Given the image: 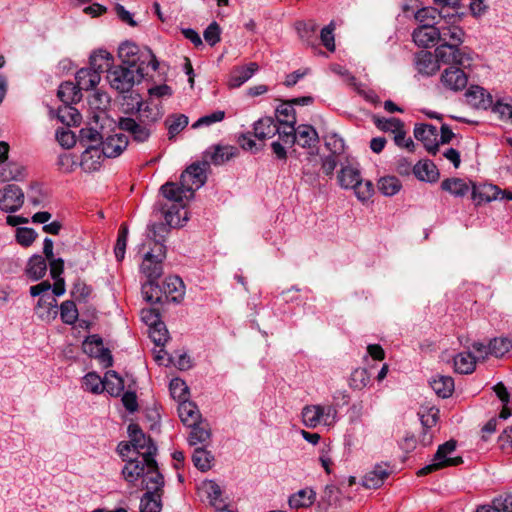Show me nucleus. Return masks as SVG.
<instances>
[{
    "label": "nucleus",
    "mask_w": 512,
    "mask_h": 512,
    "mask_svg": "<svg viewBox=\"0 0 512 512\" xmlns=\"http://www.w3.org/2000/svg\"><path fill=\"white\" fill-rule=\"evenodd\" d=\"M122 475L130 484H135L141 479L142 487L147 491L159 492L164 486V477L159 471L155 457L129 459L122 468Z\"/></svg>",
    "instance_id": "nucleus-1"
},
{
    "label": "nucleus",
    "mask_w": 512,
    "mask_h": 512,
    "mask_svg": "<svg viewBox=\"0 0 512 512\" xmlns=\"http://www.w3.org/2000/svg\"><path fill=\"white\" fill-rule=\"evenodd\" d=\"M208 161L202 163H193L180 176V185L173 182H167L161 187V192L167 200L181 202L187 198V193L193 195L194 190L202 187L206 180V170Z\"/></svg>",
    "instance_id": "nucleus-2"
},
{
    "label": "nucleus",
    "mask_w": 512,
    "mask_h": 512,
    "mask_svg": "<svg viewBox=\"0 0 512 512\" xmlns=\"http://www.w3.org/2000/svg\"><path fill=\"white\" fill-rule=\"evenodd\" d=\"M456 446L457 442L453 439L439 445L432 462L421 468L417 472V475L424 476L446 467H453L462 464L463 458L461 456H451L455 452Z\"/></svg>",
    "instance_id": "nucleus-3"
},
{
    "label": "nucleus",
    "mask_w": 512,
    "mask_h": 512,
    "mask_svg": "<svg viewBox=\"0 0 512 512\" xmlns=\"http://www.w3.org/2000/svg\"><path fill=\"white\" fill-rule=\"evenodd\" d=\"M148 245L150 250L144 254L140 270L148 280H157L163 274L162 263L166 258V246L159 240L153 246L150 242Z\"/></svg>",
    "instance_id": "nucleus-4"
},
{
    "label": "nucleus",
    "mask_w": 512,
    "mask_h": 512,
    "mask_svg": "<svg viewBox=\"0 0 512 512\" xmlns=\"http://www.w3.org/2000/svg\"><path fill=\"white\" fill-rule=\"evenodd\" d=\"M338 411L334 405H306L301 415L303 424L307 428H316L320 424L332 425L337 421Z\"/></svg>",
    "instance_id": "nucleus-5"
},
{
    "label": "nucleus",
    "mask_w": 512,
    "mask_h": 512,
    "mask_svg": "<svg viewBox=\"0 0 512 512\" xmlns=\"http://www.w3.org/2000/svg\"><path fill=\"white\" fill-rule=\"evenodd\" d=\"M439 17L441 20L438 23L439 26H436L439 31L438 42L447 45H461L464 38V31L458 25V22L461 20L460 15L457 13L449 14L441 11Z\"/></svg>",
    "instance_id": "nucleus-6"
},
{
    "label": "nucleus",
    "mask_w": 512,
    "mask_h": 512,
    "mask_svg": "<svg viewBox=\"0 0 512 512\" xmlns=\"http://www.w3.org/2000/svg\"><path fill=\"white\" fill-rule=\"evenodd\" d=\"M460 45L455 44H440L435 49V57L438 63L470 68L472 65L473 57L469 51L459 47Z\"/></svg>",
    "instance_id": "nucleus-7"
},
{
    "label": "nucleus",
    "mask_w": 512,
    "mask_h": 512,
    "mask_svg": "<svg viewBox=\"0 0 512 512\" xmlns=\"http://www.w3.org/2000/svg\"><path fill=\"white\" fill-rule=\"evenodd\" d=\"M128 435L133 446V453H136L135 458L150 459L155 457L157 446L149 436L144 434L139 425L130 424L128 426Z\"/></svg>",
    "instance_id": "nucleus-8"
},
{
    "label": "nucleus",
    "mask_w": 512,
    "mask_h": 512,
    "mask_svg": "<svg viewBox=\"0 0 512 512\" xmlns=\"http://www.w3.org/2000/svg\"><path fill=\"white\" fill-rule=\"evenodd\" d=\"M111 88L119 93H125L132 89V87L139 83L137 74L134 69L124 65L113 66L109 69L106 76Z\"/></svg>",
    "instance_id": "nucleus-9"
},
{
    "label": "nucleus",
    "mask_w": 512,
    "mask_h": 512,
    "mask_svg": "<svg viewBox=\"0 0 512 512\" xmlns=\"http://www.w3.org/2000/svg\"><path fill=\"white\" fill-rule=\"evenodd\" d=\"M118 126L120 130L128 133L138 143L146 142L152 133L149 124L138 117H122L119 119Z\"/></svg>",
    "instance_id": "nucleus-10"
},
{
    "label": "nucleus",
    "mask_w": 512,
    "mask_h": 512,
    "mask_svg": "<svg viewBox=\"0 0 512 512\" xmlns=\"http://www.w3.org/2000/svg\"><path fill=\"white\" fill-rule=\"evenodd\" d=\"M24 203V193L22 189L15 184H8L0 190V209L5 212H15L19 210Z\"/></svg>",
    "instance_id": "nucleus-11"
},
{
    "label": "nucleus",
    "mask_w": 512,
    "mask_h": 512,
    "mask_svg": "<svg viewBox=\"0 0 512 512\" xmlns=\"http://www.w3.org/2000/svg\"><path fill=\"white\" fill-rule=\"evenodd\" d=\"M465 68L450 66L446 68L442 74L440 81L442 85L451 91L457 92L463 90L467 86L468 77L464 72Z\"/></svg>",
    "instance_id": "nucleus-12"
},
{
    "label": "nucleus",
    "mask_w": 512,
    "mask_h": 512,
    "mask_svg": "<svg viewBox=\"0 0 512 512\" xmlns=\"http://www.w3.org/2000/svg\"><path fill=\"white\" fill-rule=\"evenodd\" d=\"M414 136L424 144V147L430 154L436 155L439 142L437 140L438 131L435 126L431 124L416 125L414 128Z\"/></svg>",
    "instance_id": "nucleus-13"
},
{
    "label": "nucleus",
    "mask_w": 512,
    "mask_h": 512,
    "mask_svg": "<svg viewBox=\"0 0 512 512\" xmlns=\"http://www.w3.org/2000/svg\"><path fill=\"white\" fill-rule=\"evenodd\" d=\"M158 66L159 62L151 49L142 47V52L137 56L133 69L134 73L137 74L138 81L141 82L150 71L155 72L158 69Z\"/></svg>",
    "instance_id": "nucleus-14"
},
{
    "label": "nucleus",
    "mask_w": 512,
    "mask_h": 512,
    "mask_svg": "<svg viewBox=\"0 0 512 512\" xmlns=\"http://www.w3.org/2000/svg\"><path fill=\"white\" fill-rule=\"evenodd\" d=\"M128 139L121 133H114L108 135L105 139L102 138L100 150L102 155L107 158H114L119 156L127 147Z\"/></svg>",
    "instance_id": "nucleus-15"
},
{
    "label": "nucleus",
    "mask_w": 512,
    "mask_h": 512,
    "mask_svg": "<svg viewBox=\"0 0 512 512\" xmlns=\"http://www.w3.org/2000/svg\"><path fill=\"white\" fill-rule=\"evenodd\" d=\"M237 152H238V149L234 146L215 145L205 151L203 161H208V166L210 164H213L216 166L222 165L225 162L232 159L233 157H235Z\"/></svg>",
    "instance_id": "nucleus-16"
},
{
    "label": "nucleus",
    "mask_w": 512,
    "mask_h": 512,
    "mask_svg": "<svg viewBox=\"0 0 512 512\" xmlns=\"http://www.w3.org/2000/svg\"><path fill=\"white\" fill-rule=\"evenodd\" d=\"M170 201L172 204L163 208L165 221L172 228L182 227L188 220V213L184 210V199L181 202Z\"/></svg>",
    "instance_id": "nucleus-17"
},
{
    "label": "nucleus",
    "mask_w": 512,
    "mask_h": 512,
    "mask_svg": "<svg viewBox=\"0 0 512 512\" xmlns=\"http://www.w3.org/2000/svg\"><path fill=\"white\" fill-rule=\"evenodd\" d=\"M414 65L417 71L424 76L434 75L440 68L435 54L425 50L415 54Z\"/></svg>",
    "instance_id": "nucleus-18"
},
{
    "label": "nucleus",
    "mask_w": 512,
    "mask_h": 512,
    "mask_svg": "<svg viewBox=\"0 0 512 512\" xmlns=\"http://www.w3.org/2000/svg\"><path fill=\"white\" fill-rule=\"evenodd\" d=\"M467 102L478 109H487L493 105L492 96L482 87L472 85L465 93Z\"/></svg>",
    "instance_id": "nucleus-19"
},
{
    "label": "nucleus",
    "mask_w": 512,
    "mask_h": 512,
    "mask_svg": "<svg viewBox=\"0 0 512 512\" xmlns=\"http://www.w3.org/2000/svg\"><path fill=\"white\" fill-rule=\"evenodd\" d=\"M414 43L419 47H430L438 42L439 31L436 26L421 25L412 33Z\"/></svg>",
    "instance_id": "nucleus-20"
},
{
    "label": "nucleus",
    "mask_w": 512,
    "mask_h": 512,
    "mask_svg": "<svg viewBox=\"0 0 512 512\" xmlns=\"http://www.w3.org/2000/svg\"><path fill=\"white\" fill-rule=\"evenodd\" d=\"M162 290L166 298L175 303H180L185 295L184 282L178 276L167 277L163 283Z\"/></svg>",
    "instance_id": "nucleus-21"
},
{
    "label": "nucleus",
    "mask_w": 512,
    "mask_h": 512,
    "mask_svg": "<svg viewBox=\"0 0 512 512\" xmlns=\"http://www.w3.org/2000/svg\"><path fill=\"white\" fill-rule=\"evenodd\" d=\"M103 136L94 128H82L79 133V143L85 147L84 158L96 153L95 147H100Z\"/></svg>",
    "instance_id": "nucleus-22"
},
{
    "label": "nucleus",
    "mask_w": 512,
    "mask_h": 512,
    "mask_svg": "<svg viewBox=\"0 0 512 512\" xmlns=\"http://www.w3.org/2000/svg\"><path fill=\"white\" fill-rule=\"evenodd\" d=\"M178 414L182 423L186 426H194L202 422L201 413L194 402L182 401L178 405Z\"/></svg>",
    "instance_id": "nucleus-23"
},
{
    "label": "nucleus",
    "mask_w": 512,
    "mask_h": 512,
    "mask_svg": "<svg viewBox=\"0 0 512 512\" xmlns=\"http://www.w3.org/2000/svg\"><path fill=\"white\" fill-rule=\"evenodd\" d=\"M319 142L318 133L311 125H299L294 135V143L303 148H314Z\"/></svg>",
    "instance_id": "nucleus-24"
},
{
    "label": "nucleus",
    "mask_w": 512,
    "mask_h": 512,
    "mask_svg": "<svg viewBox=\"0 0 512 512\" xmlns=\"http://www.w3.org/2000/svg\"><path fill=\"white\" fill-rule=\"evenodd\" d=\"M138 118L152 129L153 124L161 119L163 112L158 104L152 102H139L137 106Z\"/></svg>",
    "instance_id": "nucleus-25"
},
{
    "label": "nucleus",
    "mask_w": 512,
    "mask_h": 512,
    "mask_svg": "<svg viewBox=\"0 0 512 512\" xmlns=\"http://www.w3.org/2000/svg\"><path fill=\"white\" fill-rule=\"evenodd\" d=\"M413 173L420 181L436 182L439 179V170L430 160L419 161L413 167Z\"/></svg>",
    "instance_id": "nucleus-26"
},
{
    "label": "nucleus",
    "mask_w": 512,
    "mask_h": 512,
    "mask_svg": "<svg viewBox=\"0 0 512 512\" xmlns=\"http://www.w3.org/2000/svg\"><path fill=\"white\" fill-rule=\"evenodd\" d=\"M316 500V492L309 487L292 494L288 499L290 508L300 509L310 507Z\"/></svg>",
    "instance_id": "nucleus-27"
},
{
    "label": "nucleus",
    "mask_w": 512,
    "mask_h": 512,
    "mask_svg": "<svg viewBox=\"0 0 512 512\" xmlns=\"http://www.w3.org/2000/svg\"><path fill=\"white\" fill-rule=\"evenodd\" d=\"M258 70V65L254 62L249 63L247 66H242L234 69L230 75L228 85L230 88H238L246 81H248L254 73Z\"/></svg>",
    "instance_id": "nucleus-28"
},
{
    "label": "nucleus",
    "mask_w": 512,
    "mask_h": 512,
    "mask_svg": "<svg viewBox=\"0 0 512 512\" xmlns=\"http://www.w3.org/2000/svg\"><path fill=\"white\" fill-rule=\"evenodd\" d=\"M389 476V471L381 464L376 465L373 470L365 474L362 479V485L367 489H377Z\"/></svg>",
    "instance_id": "nucleus-29"
},
{
    "label": "nucleus",
    "mask_w": 512,
    "mask_h": 512,
    "mask_svg": "<svg viewBox=\"0 0 512 512\" xmlns=\"http://www.w3.org/2000/svg\"><path fill=\"white\" fill-rule=\"evenodd\" d=\"M76 85L80 90H91L94 89L100 82L101 76L93 69L81 68L75 76Z\"/></svg>",
    "instance_id": "nucleus-30"
},
{
    "label": "nucleus",
    "mask_w": 512,
    "mask_h": 512,
    "mask_svg": "<svg viewBox=\"0 0 512 512\" xmlns=\"http://www.w3.org/2000/svg\"><path fill=\"white\" fill-rule=\"evenodd\" d=\"M278 124L272 117H264L254 124V135L259 140L269 139L277 135Z\"/></svg>",
    "instance_id": "nucleus-31"
},
{
    "label": "nucleus",
    "mask_w": 512,
    "mask_h": 512,
    "mask_svg": "<svg viewBox=\"0 0 512 512\" xmlns=\"http://www.w3.org/2000/svg\"><path fill=\"white\" fill-rule=\"evenodd\" d=\"M142 52V48L133 42L125 41L118 48V57L125 66L134 68L137 56Z\"/></svg>",
    "instance_id": "nucleus-32"
},
{
    "label": "nucleus",
    "mask_w": 512,
    "mask_h": 512,
    "mask_svg": "<svg viewBox=\"0 0 512 512\" xmlns=\"http://www.w3.org/2000/svg\"><path fill=\"white\" fill-rule=\"evenodd\" d=\"M191 431L188 436V443L190 446H196L198 444L205 445L211 438V429L205 422H199L194 426H189Z\"/></svg>",
    "instance_id": "nucleus-33"
},
{
    "label": "nucleus",
    "mask_w": 512,
    "mask_h": 512,
    "mask_svg": "<svg viewBox=\"0 0 512 512\" xmlns=\"http://www.w3.org/2000/svg\"><path fill=\"white\" fill-rule=\"evenodd\" d=\"M433 391L441 398H448L454 391V380L450 376L436 375L430 381Z\"/></svg>",
    "instance_id": "nucleus-34"
},
{
    "label": "nucleus",
    "mask_w": 512,
    "mask_h": 512,
    "mask_svg": "<svg viewBox=\"0 0 512 512\" xmlns=\"http://www.w3.org/2000/svg\"><path fill=\"white\" fill-rule=\"evenodd\" d=\"M113 57L110 53L105 50H99L94 52L90 56V69H93L95 72L101 76V73L106 71L108 73L109 69L112 68Z\"/></svg>",
    "instance_id": "nucleus-35"
},
{
    "label": "nucleus",
    "mask_w": 512,
    "mask_h": 512,
    "mask_svg": "<svg viewBox=\"0 0 512 512\" xmlns=\"http://www.w3.org/2000/svg\"><path fill=\"white\" fill-rule=\"evenodd\" d=\"M502 190L492 184H484L481 186H474L472 191V198L478 203L491 202L500 197Z\"/></svg>",
    "instance_id": "nucleus-36"
},
{
    "label": "nucleus",
    "mask_w": 512,
    "mask_h": 512,
    "mask_svg": "<svg viewBox=\"0 0 512 512\" xmlns=\"http://www.w3.org/2000/svg\"><path fill=\"white\" fill-rule=\"evenodd\" d=\"M103 390L113 397H118L124 390V381L117 372L109 370L103 378Z\"/></svg>",
    "instance_id": "nucleus-37"
},
{
    "label": "nucleus",
    "mask_w": 512,
    "mask_h": 512,
    "mask_svg": "<svg viewBox=\"0 0 512 512\" xmlns=\"http://www.w3.org/2000/svg\"><path fill=\"white\" fill-rule=\"evenodd\" d=\"M57 95L63 104H72L81 100V90L73 82H64L59 88Z\"/></svg>",
    "instance_id": "nucleus-38"
},
{
    "label": "nucleus",
    "mask_w": 512,
    "mask_h": 512,
    "mask_svg": "<svg viewBox=\"0 0 512 512\" xmlns=\"http://www.w3.org/2000/svg\"><path fill=\"white\" fill-rule=\"evenodd\" d=\"M46 271L47 263L45 258L40 255H34L29 259L26 274L31 280L37 281L41 279L46 274Z\"/></svg>",
    "instance_id": "nucleus-39"
},
{
    "label": "nucleus",
    "mask_w": 512,
    "mask_h": 512,
    "mask_svg": "<svg viewBox=\"0 0 512 512\" xmlns=\"http://www.w3.org/2000/svg\"><path fill=\"white\" fill-rule=\"evenodd\" d=\"M476 362V357L471 352H461L454 357L455 371L470 374L475 370Z\"/></svg>",
    "instance_id": "nucleus-40"
},
{
    "label": "nucleus",
    "mask_w": 512,
    "mask_h": 512,
    "mask_svg": "<svg viewBox=\"0 0 512 512\" xmlns=\"http://www.w3.org/2000/svg\"><path fill=\"white\" fill-rule=\"evenodd\" d=\"M25 178V169L15 162H8L0 167V180L3 182L21 181Z\"/></svg>",
    "instance_id": "nucleus-41"
},
{
    "label": "nucleus",
    "mask_w": 512,
    "mask_h": 512,
    "mask_svg": "<svg viewBox=\"0 0 512 512\" xmlns=\"http://www.w3.org/2000/svg\"><path fill=\"white\" fill-rule=\"evenodd\" d=\"M360 178L361 174L359 169L350 165L342 167L338 174V182L340 186L345 189H350L352 186H355Z\"/></svg>",
    "instance_id": "nucleus-42"
},
{
    "label": "nucleus",
    "mask_w": 512,
    "mask_h": 512,
    "mask_svg": "<svg viewBox=\"0 0 512 512\" xmlns=\"http://www.w3.org/2000/svg\"><path fill=\"white\" fill-rule=\"evenodd\" d=\"M441 188L455 197H463L469 192V185L459 178L445 179Z\"/></svg>",
    "instance_id": "nucleus-43"
},
{
    "label": "nucleus",
    "mask_w": 512,
    "mask_h": 512,
    "mask_svg": "<svg viewBox=\"0 0 512 512\" xmlns=\"http://www.w3.org/2000/svg\"><path fill=\"white\" fill-rule=\"evenodd\" d=\"M214 457L212 453L203 447H198L194 450L192 461L196 468L205 472L212 467Z\"/></svg>",
    "instance_id": "nucleus-44"
},
{
    "label": "nucleus",
    "mask_w": 512,
    "mask_h": 512,
    "mask_svg": "<svg viewBox=\"0 0 512 512\" xmlns=\"http://www.w3.org/2000/svg\"><path fill=\"white\" fill-rule=\"evenodd\" d=\"M156 281L157 280H147V282L142 285L143 298L151 304L160 303L163 297V290Z\"/></svg>",
    "instance_id": "nucleus-45"
},
{
    "label": "nucleus",
    "mask_w": 512,
    "mask_h": 512,
    "mask_svg": "<svg viewBox=\"0 0 512 512\" xmlns=\"http://www.w3.org/2000/svg\"><path fill=\"white\" fill-rule=\"evenodd\" d=\"M57 118L66 126L77 125L81 121V114L71 104H64L58 109Z\"/></svg>",
    "instance_id": "nucleus-46"
},
{
    "label": "nucleus",
    "mask_w": 512,
    "mask_h": 512,
    "mask_svg": "<svg viewBox=\"0 0 512 512\" xmlns=\"http://www.w3.org/2000/svg\"><path fill=\"white\" fill-rule=\"evenodd\" d=\"M160 494L158 492L147 491L140 502L141 512H160L162 508Z\"/></svg>",
    "instance_id": "nucleus-47"
},
{
    "label": "nucleus",
    "mask_w": 512,
    "mask_h": 512,
    "mask_svg": "<svg viewBox=\"0 0 512 512\" xmlns=\"http://www.w3.org/2000/svg\"><path fill=\"white\" fill-rule=\"evenodd\" d=\"M169 138H174L188 125V117L184 114H174L165 120Z\"/></svg>",
    "instance_id": "nucleus-48"
},
{
    "label": "nucleus",
    "mask_w": 512,
    "mask_h": 512,
    "mask_svg": "<svg viewBox=\"0 0 512 512\" xmlns=\"http://www.w3.org/2000/svg\"><path fill=\"white\" fill-rule=\"evenodd\" d=\"M490 355L496 358L503 357L512 349V340L507 337H497L489 341Z\"/></svg>",
    "instance_id": "nucleus-49"
},
{
    "label": "nucleus",
    "mask_w": 512,
    "mask_h": 512,
    "mask_svg": "<svg viewBox=\"0 0 512 512\" xmlns=\"http://www.w3.org/2000/svg\"><path fill=\"white\" fill-rule=\"evenodd\" d=\"M276 117L279 124H296L295 109L290 101L283 102L276 108Z\"/></svg>",
    "instance_id": "nucleus-50"
},
{
    "label": "nucleus",
    "mask_w": 512,
    "mask_h": 512,
    "mask_svg": "<svg viewBox=\"0 0 512 512\" xmlns=\"http://www.w3.org/2000/svg\"><path fill=\"white\" fill-rule=\"evenodd\" d=\"M378 189L385 196H393L401 189V182L395 176H385L379 179Z\"/></svg>",
    "instance_id": "nucleus-51"
},
{
    "label": "nucleus",
    "mask_w": 512,
    "mask_h": 512,
    "mask_svg": "<svg viewBox=\"0 0 512 512\" xmlns=\"http://www.w3.org/2000/svg\"><path fill=\"white\" fill-rule=\"evenodd\" d=\"M370 382V375L365 368L355 369L350 376L349 385L353 389L362 390Z\"/></svg>",
    "instance_id": "nucleus-52"
},
{
    "label": "nucleus",
    "mask_w": 512,
    "mask_h": 512,
    "mask_svg": "<svg viewBox=\"0 0 512 512\" xmlns=\"http://www.w3.org/2000/svg\"><path fill=\"white\" fill-rule=\"evenodd\" d=\"M96 153H91L84 158V152L81 155L80 166L85 172L96 171L100 167V159L102 152L100 147H95Z\"/></svg>",
    "instance_id": "nucleus-53"
},
{
    "label": "nucleus",
    "mask_w": 512,
    "mask_h": 512,
    "mask_svg": "<svg viewBox=\"0 0 512 512\" xmlns=\"http://www.w3.org/2000/svg\"><path fill=\"white\" fill-rule=\"evenodd\" d=\"M60 316L64 323L74 324L78 319V310L73 301L66 300L60 305Z\"/></svg>",
    "instance_id": "nucleus-54"
},
{
    "label": "nucleus",
    "mask_w": 512,
    "mask_h": 512,
    "mask_svg": "<svg viewBox=\"0 0 512 512\" xmlns=\"http://www.w3.org/2000/svg\"><path fill=\"white\" fill-rule=\"evenodd\" d=\"M324 142L326 148L331 152L332 155H340L345 150L344 140L337 133H329L325 135Z\"/></svg>",
    "instance_id": "nucleus-55"
},
{
    "label": "nucleus",
    "mask_w": 512,
    "mask_h": 512,
    "mask_svg": "<svg viewBox=\"0 0 512 512\" xmlns=\"http://www.w3.org/2000/svg\"><path fill=\"white\" fill-rule=\"evenodd\" d=\"M128 227L126 224H122L120 226L117 241L114 247V254L118 261L124 259L126 246H127V238H128Z\"/></svg>",
    "instance_id": "nucleus-56"
},
{
    "label": "nucleus",
    "mask_w": 512,
    "mask_h": 512,
    "mask_svg": "<svg viewBox=\"0 0 512 512\" xmlns=\"http://www.w3.org/2000/svg\"><path fill=\"white\" fill-rule=\"evenodd\" d=\"M170 226L165 223H154L149 226V233L147 235L148 239L155 244L156 240H159L164 244L165 238L169 233Z\"/></svg>",
    "instance_id": "nucleus-57"
},
{
    "label": "nucleus",
    "mask_w": 512,
    "mask_h": 512,
    "mask_svg": "<svg viewBox=\"0 0 512 512\" xmlns=\"http://www.w3.org/2000/svg\"><path fill=\"white\" fill-rule=\"evenodd\" d=\"M169 388L170 393L174 399H177L180 402L187 401L189 389L183 380L179 378L172 379Z\"/></svg>",
    "instance_id": "nucleus-58"
},
{
    "label": "nucleus",
    "mask_w": 512,
    "mask_h": 512,
    "mask_svg": "<svg viewBox=\"0 0 512 512\" xmlns=\"http://www.w3.org/2000/svg\"><path fill=\"white\" fill-rule=\"evenodd\" d=\"M440 13L441 11L438 12L433 7H423L415 13V19L419 21L421 25L435 26V19Z\"/></svg>",
    "instance_id": "nucleus-59"
},
{
    "label": "nucleus",
    "mask_w": 512,
    "mask_h": 512,
    "mask_svg": "<svg viewBox=\"0 0 512 512\" xmlns=\"http://www.w3.org/2000/svg\"><path fill=\"white\" fill-rule=\"evenodd\" d=\"M83 387L86 391L98 394L103 391V379L96 373L90 372L83 378Z\"/></svg>",
    "instance_id": "nucleus-60"
},
{
    "label": "nucleus",
    "mask_w": 512,
    "mask_h": 512,
    "mask_svg": "<svg viewBox=\"0 0 512 512\" xmlns=\"http://www.w3.org/2000/svg\"><path fill=\"white\" fill-rule=\"evenodd\" d=\"M225 118V111L217 110L211 114L200 117L196 122L192 124L193 129H197L203 126H211L215 123L221 122Z\"/></svg>",
    "instance_id": "nucleus-61"
},
{
    "label": "nucleus",
    "mask_w": 512,
    "mask_h": 512,
    "mask_svg": "<svg viewBox=\"0 0 512 512\" xmlns=\"http://www.w3.org/2000/svg\"><path fill=\"white\" fill-rule=\"evenodd\" d=\"M420 421L424 429H430L436 425L439 418V409L435 407L426 408L419 412Z\"/></svg>",
    "instance_id": "nucleus-62"
},
{
    "label": "nucleus",
    "mask_w": 512,
    "mask_h": 512,
    "mask_svg": "<svg viewBox=\"0 0 512 512\" xmlns=\"http://www.w3.org/2000/svg\"><path fill=\"white\" fill-rule=\"evenodd\" d=\"M149 336L157 346H163L168 340V330L163 322L149 328Z\"/></svg>",
    "instance_id": "nucleus-63"
},
{
    "label": "nucleus",
    "mask_w": 512,
    "mask_h": 512,
    "mask_svg": "<svg viewBox=\"0 0 512 512\" xmlns=\"http://www.w3.org/2000/svg\"><path fill=\"white\" fill-rule=\"evenodd\" d=\"M492 504L497 512H512V494L496 497Z\"/></svg>",
    "instance_id": "nucleus-64"
}]
</instances>
